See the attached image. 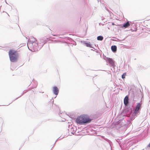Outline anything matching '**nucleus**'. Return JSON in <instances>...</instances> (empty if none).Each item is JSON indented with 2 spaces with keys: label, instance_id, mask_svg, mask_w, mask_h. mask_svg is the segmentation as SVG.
<instances>
[{
  "label": "nucleus",
  "instance_id": "obj_1",
  "mask_svg": "<svg viewBox=\"0 0 150 150\" xmlns=\"http://www.w3.org/2000/svg\"><path fill=\"white\" fill-rule=\"evenodd\" d=\"M31 40L29 39L27 43V46L29 49L33 52L38 50V42L35 39L33 38Z\"/></svg>",
  "mask_w": 150,
  "mask_h": 150
},
{
  "label": "nucleus",
  "instance_id": "obj_2",
  "mask_svg": "<svg viewBox=\"0 0 150 150\" xmlns=\"http://www.w3.org/2000/svg\"><path fill=\"white\" fill-rule=\"evenodd\" d=\"M92 119H90L89 116L87 115H82L77 117L76 120V122L80 125L90 122Z\"/></svg>",
  "mask_w": 150,
  "mask_h": 150
},
{
  "label": "nucleus",
  "instance_id": "obj_3",
  "mask_svg": "<svg viewBox=\"0 0 150 150\" xmlns=\"http://www.w3.org/2000/svg\"><path fill=\"white\" fill-rule=\"evenodd\" d=\"M9 55L11 62H15L17 61L18 54L16 51L13 50H10L9 52Z\"/></svg>",
  "mask_w": 150,
  "mask_h": 150
},
{
  "label": "nucleus",
  "instance_id": "obj_4",
  "mask_svg": "<svg viewBox=\"0 0 150 150\" xmlns=\"http://www.w3.org/2000/svg\"><path fill=\"white\" fill-rule=\"evenodd\" d=\"M124 104L126 108H127L126 110V115L127 116H130V114L131 113V109L130 108L129 109V98L128 96H126L124 100Z\"/></svg>",
  "mask_w": 150,
  "mask_h": 150
},
{
  "label": "nucleus",
  "instance_id": "obj_5",
  "mask_svg": "<svg viewBox=\"0 0 150 150\" xmlns=\"http://www.w3.org/2000/svg\"><path fill=\"white\" fill-rule=\"evenodd\" d=\"M141 107V104L140 103H138L135 109L134 110V112L133 114L132 115L133 117L136 116L139 113V110L140 109Z\"/></svg>",
  "mask_w": 150,
  "mask_h": 150
},
{
  "label": "nucleus",
  "instance_id": "obj_6",
  "mask_svg": "<svg viewBox=\"0 0 150 150\" xmlns=\"http://www.w3.org/2000/svg\"><path fill=\"white\" fill-rule=\"evenodd\" d=\"M52 92L54 94L57 95L59 93V89L56 86H54L53 88Z\"/></svg>",
  "mask_w": 150,
  "mask_h": 150
},
{
  "label": "nucleus",
  "instance_id": "obj_7",
  "mask_svg": "<svg viewBox=\"0 0 150 150\" xmlns=\"http://www.w3.org/2000/svg\"><path fill=\"white\" fill-rule=\"evenodd\" d=\"M83 43L84 45H86L87 47H90L91 48L92 47L91 45L90 44V42H89L83 41Z\"/></svg>",
  "mask_w": 150,
  "mask_h": 150
},
{
  "label": "nucleus",
  "instance_id": "obj_8",
  "mask_svg": "<svg viewBox=\"0 0 150 150\" xmlns=\"http://www.w3.org/2000/svg\"><path fill=\"white\" fill-rule=\"evenodd\" d=\"M132 26L133 27V28H132V31H135L137 29V26L135 23H132Z\"/></svg>",
  "mask_w": 150,
  "mask_h": 150
},
{
  "label": "nucleus",
  "instance_id": "obj_9",
  "mask_svg": "<svg viewBox=\"0 0 150 150\" xmlns=\"http://www.w3.org/2000/svg\"><path fill=\"white\" fill-rule=\"evenodd\" d=\"M117 46L115 45H113L111 47L112 50L114 52H116L117 51Z\"/></svg>",
  "mask_w": 150,
  "mask_h": 150
},
{
  "label": "nucleus",
  "instance_id": "obj_10",
  "mask_svg": "<svg viewBox=\"0 0 150 150\" xmlns=\"http://www.w3.org/2000/svg\"><path fill=\"white\" fill-rule=\"evenodd\" d=\"M108 61L110 64L112 65L113 66L114 64V62L112 59L110 58H108Z\"/></svg>",
  "mask_w": 150,
  "mask_h": 150
},
{
  "label": "nucleus",
  "instance_id": "obj_11",
  "mask_svg": "<svg viewBox=\"0 0 150 150\" xmlns=\"http://www.w3.org/2000/svg\"><path fill=\"white\" fill-rule=\"evenodd\" d=\"M129 25V22H127L126 23L124 24L123 25V26L125 28L127 27Z\"/></svg>",
  "mask_w": 150,
  "mask_h": 150
},
{
  "label": "nucleus",
  "instance_id": "obj_12",
  "mask_svg": "<svg viewBox=\"0 0 150 150\" xmlns=\"http://www.w3.org/2000/svg\"><path fill=\"white\" fill-rule=\"evenodd\" d=\"M97 39L98 40L101 41L103 39V37L101 36H99L97 37Z\"/></svg>",
  "mask_w": 150,
  "mask_h": 150
},
{
  "label": "nucleus",
  "instance_id": "obj_13",
  "mask_svg": "<svg viewBox=\"0 0 150 150\" xmlns=\"http://www.w3.org/2000/svg\"><path fill=\"white\" fill-rule=\"evenodd\" d=\"M126 76V74L124 73L123 74L122 76V78L124 79L125 78V76Z\"/></svg>",
  "mask_w": 150,
  "mask_h": 150
},
{
  "label": "nucleus",
  "instance_id": "obj_14",
  "mask_svg": "<svg viewBox=\"0 0 150 150\" xmlns=\"http://www.w3.org/2000/svg\"><path fill=\"white\" fill-rule=\"evenodd\" d=\"M112 25H115V24H114V23H112Z\"/></svg>",
  "mask_w": 150,
  "mask_h": 150
},
{
  "label": "nucleus",
  "instance_id": "obj_15",
  "mask_svg": "<svg viewBox=\"0 0 150 150\" xmlns=\"http://www.w3.org/2000/svg\"><path fill=\"white\" fill-rule=\"evenodd\" d=\"M130 120H131V117L130 118Z\"/></svg>",
  "mask_w": 150,
  "mask_h": 150
},
{
  "label": "nucleus",
  "instance_id": "obj_16",
  "mask_svg": "<svg viewBox=\"0 0 150 150\" xmlns=\"http://www.w3.org/2000/svg\"><path fill=\"white\" fill-rule=\"evenodd\" d=\"M133 118V117H132V119Z\"/></svg>",
  "mask_w": 150,
  "mask_h": 150
},
{
  "label": "nucleus",
  "instance_id": "obj_17",
  "mask_svg": "<svg viewBox=\"0 0 150 150\" xmlns=\"http://www.w3.org/2000/svg\"><path fill=\"white\" fill-rule=\"evenodd\" d=\"M26 93V91H25L24 93Z\"/></svg>",
  "mask_w": 150,
  "mask_h": 150
}]
</instances>
